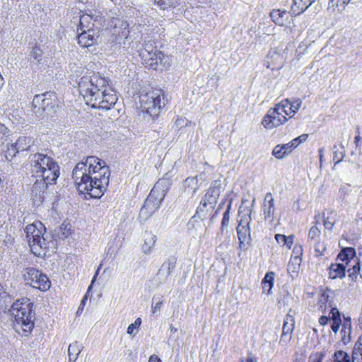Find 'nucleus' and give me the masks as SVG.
Listing matches in <instances>:
<instances>
[{"instance_id":"f257e3e1","label":"nucleus","mask_w":362,"mask_h":362,"mask_svg":"<svg viewBox=\"0 0 362 362\" xmlns=\"http://www.w3.org/2000/svg\"><path fill=\"white\" fill-rule=\"evenodd\" d=\"M72 176L80 193L100 198L108 187L110 171L105 161L95 156H88L76 165Z\"/></svg>"},{"instance_id":"f03ea898","label":"nucleus","mask_w":362,"mask_h":362,"mask_svg":"<svg viewBox=\"0 0 362 362\" xmlns=\"http://www.w3.org/2000/svg\"><path fill=\"white\" fill-rule=\"evenodd\" d=\"M108 80L98 73L91 72L82 76L78 81V90L83 97L86 105L93 108L110 110L117 100L116 94L102 95L100 92H94L93 88L106 87Z\"/></svg>"},{"instance_id":"7ed1b4c3","label":"nucleus","mask_w":362,"mask_h":362,"mask_svg":"<svg viewBox=\"0 0 362 362\" xmlns=\"http://www.w3.org/2000/svg\"><path fill=\"white\" fill-rule=\"evenodd\" d=\"M32 171L38 177L34 182L33 191L43 192L49 185L56 182L59 176V166L50 156L35 153L30 157Z\"/></svg>"},{"instance_id":"20e7f679","label":"nucleus","mask_w":362,"mask_h":362,"mask_svg":"<svg viewBox=\"0 0 362 362\" xmlns=\"http://www.w3.org/2000/svg\"><path fill=\"white\" fill-rule=\"evenodd\" d=\"M24 230L30 251L35 256L42 257L56 252V240L46 233V228L42 222L35 221L28 224Z\"/></svg>"},{"instance_id":"39448f33","label":"nucleus","mask_w":362,"mask_h":362,"mask_svg":"<svg viewBox=\"0 0 362 362\" xmlns=\"http://www.w3.org/2000/svg\"><path fill=\"white\" fill-rule=\"evenodd\" d=\"M10 312L14 317L13 327L16 331L25 336L30 334L35 320L30 300L27 298L16 300L12 304Z\"/></svg>"},{"instance_id":"423d86ee","label":"nucleus","mask_w":362,"mask_h":362,"mask_svg":"<svg viewBox=\"0 0 362 362\" xmlns=\"http://www.w3.org/2000/svg\"><path fill=\"white\" fill-rule=\"evenodd\" d=\"M139 54L141 62L146 66L156 70L158 64L165 67L170 66L171 64L170 57L163 53L153 45L151 42H145L139 50Z\"/></svg>"},{"instance_id":"0eeeda50","label":"nucleus","mask_w":362,"mask_h":362,"mask_svg":"<svg viewBox=\"0 0 362 362\" xmlns=\"http://www.w3.org/2000/svg\"><path fill=\"white\" fill-rule=\"evenodd\" d=\"M141 107L151 116H156L165 105L164 93L161 89L151 90L139 96Z\"/></svg>"},{"instance_id":"6e6552de","label":"nucleus","mask_w":362,"mask_h":362,"mask_svg":"<svg viewBox=\"0 0 362 362\" xmlns=\"http://www.w3.org/2000/svg\"><path fill=\"white\" fill-rule=\"evenodd\" d=\"M165 182H166L165 180H159L155 185L148 197L146 199L139 214V218L141 222L147 221L159 209L161 198H156L153 194L156 190L163 186Z\"/></svg>"},{"instance_id":"1a4fd4ad","label":"nucleus","mask_w":362,"mask_h":362,"mask_svg":"<svg viewBox=\"0 0 362 362\" xmlns=\"http://www.w3.org/2000/svg\"><path fill=\"white\" fill-rule=\"evenodd\" d=\"M23 279L26 284L40 291H45L50 288L51 283L45 274L34 267L25 268L23 272Z\"/></svg>"},{"instance_id":"9d476101","label":"nucleus","mask_w":362,"mask_h":362,"mask_svg":"<svg viewBox=\"0 0 362 362\" xmlns=\"http://www.w3.org/2000/svg\"><path fill=\"white\" fill-rule=\"evenodd\" d=\"M53 96L49 92L35 95L32 101L33 112L39 117L51 115L54 107Z\"/></svg>"},{"instance_id":"9b49d317","label":"nucleus","mask_w":362,"mask_h":362,"mask_svg":"<svg viewBox=\"0 0 362 362\" xmlns=\"http://www.w3.org/2000/svg\"><path fill=\"white\" fill-rule=\"evenodd\" d=\"M287 121V118L285 115L277 110L274 107L273 109H270L267 114L264 117L262 124L267 129H272L277 127L281 124H283Z\"/></svg>"},{"instance_id":"f8f14e48","label":"nucleus","mask_w":362,"mask_h":362,"mask_svg":"<svg viewBox=\"0 0 362 362\" xmlns=\"http://www.w3.org/2000/svg\"><path fill=\"white\" fill-rule=\"evenodd\" d=\"M249 220H250V216L248 218H245V219H241L237 227L238 238L240 242L239 246L242 250H245L247 245H249L251 242Z\"/></svg>"},{"instance_id":"ddd939ff","label":"nucleus","mask_w":362,"mask_h":362,"mask_svg":"<svg viewBox=\"0 0 362 362\" xmlns=\"http://www.w3.org/2000/svg\"><path fill=\"white\" fill-rule=\"evenodd\" d=\"M293 315L294 312L292 310H290L284 318L282 334L280 338V344L283 346H286L291 339V334L295 326Z\"/></svg>"},{"instance_id":"4468645a","label":"nucleus","mask_w":362,"mask_h":362,"mask_svg":"<svg viewBox=\"0 0 362 362\" xmlns=\"http://www.w3.org/2000/svg\"><path fill=\"white\" fill-rule=\"evenodd\" d=\"M284 61L281 52L277 48H272L266 56L264 64L272 70L279 69L283 66Z\"/></svg>"},{"instance_id":"2eb2a0df","label":"nucleus","mask_w":362,"mask_h":362,"mask_svg":"<svg viewBox=\"0 0 362 362\" xmlns=\"http://www.w3.org/2000/svg\"><path fill=\"white\" fill-rule=\"evenodd\" d=\"M78 35V43L82 47H90L98 42V35L95 34V31L88 28L87 30H83Z\"/></svg>"},{"instance_id":"dca6fc26","label":"nucleus","mask_w":362,"mask_h":362,"mask_svg":"<svg viewBox=\"0 0 362 362\" xmlns=\"http://www.w3.org/2000/svg\"><path fill=\"white\" fill-rule=\"evenodd\" d=\"M175 264L176 262L174 259H170L162 264L157 274L160 284L166 281L171 272L174 270Z\"/></svg>"},{"instance_id":"f3484780","label":"nucleus","mask_w":362,"mask_h":362,"mask_svg":"<svg viewBox=\"0 0 362 362\" xmlns=\"http://www.w3.org/2000/svg\"><path fill=\"white\" fill-rule=\"evenodd\" d=\"M274 210V201L272 197V195L270 192L267 193L264 197V202L263 205L264 219L268 220L269 221H272L274 218L273 214Z\"/></svg>"},{"instance_id":"a211bd4d","label":"nucleus","mask_w":362,"mask_h":362,"mask_svg":"<svg viewBox=\"0 0 362 362\" xmlns=\"http://www.w3.org/2000/svg\"><path fill=\"white\" fill-rule=\"evenodd\" d=\"M272 21L278 25L284 26L288 20V13L286 10L273 9L270 13Z\"/></svg>"},{"instance_id":"6ab92c4d","label":"nucleus","mask_w":362,"mask_h":362,"mask_svg":"<svg viewBox=\"0 0 362 362\" xmlns=\"http://www.w3.org/2000/svg\"><path fill=\"white\" fill-rule=\"evenodd\" d=\"M315 0H293L291 6V14L298 16L307 9Z\"/></svg>"},{"instance_id":"aec40b11","label":"nucleus","mask_w":362,"mask_h":362,"mask_svg":"<svg viewBox=\"0 0 362 362\" xmlns=\"http://www.w3.org/2000/svg\"><path fill=\"white\" fill-rule=\"evenodd\" d=\"M346 266L344 263L339 262L332 264L329 269V277L331 279H342L345 276Z\"/></svg>"},{"instance_id":"412c9836","label":"nucleus","mask_w":362,"mask_h":362,"mask_svg":"<svg viewBox=\"0 0 362 362\" xmlns=\"http://www.w3.org/2000/svg\"><path fill=\"white\" fill-rule=\"evenodd\" d=\"M199 188V180L196 177H187L184 182V192L192 197Z\"/></svg>"},{"instance_id":"4be33fe9","label":"nucleus","mask_w":362,"mask_h":362,"mask_svg":"<svg viewBox=\"0 0 362 362\" xmlns=\"http://www.w3.org/2000/svg\"><path fill=\"white\" fill-rule=\"evenodd\" d=\"M356 255L355 250L353 247H345L337 256V259L345 266L348 265Z\"/></svg>"},{"instance_id":"5701e85b","label":"nucleus","mask_w":362,"mask_h":362,"mask_svg":"<svg viewBox=\"0 0 362 362\" xmlns=\"http://www.w3.org/2000/svg\"><path fill=\"white\" fill-rule=\"evenodd\" d=\"M144 238V243L142 245V250L145 254H148L153 247L157 238L156 235L153 234L151 232H145Z\"/></svg>"},{"instance_id":"b1692460","label":"nucleus","mask_w":362,"mask_h":362,"mask_svg":"<svg viewBox=\"0 0 362 362\" xmlns=\"http://www.w3.org/2000/svg\"><path fill=\"white\" fill-rule=\"evenodd\" d=\"M82 349L83 346L76 341L70 344L68 349L69 362H76L82 351Z\"/></svg>"},{"instance_id":"393cba45","label":"nucleus","mask_w":362,"mask_h":362,"mask_svg":"<svg viewBox=\"0 0 362 362\" xmlns=\"http://www.w3.org/2000/svg\"><path fill=\"white\" fill-rule=\"evenodd\" d=\"M320 292H321V294H320V301L321 302L322 305H320V308L323 310H325L327 307L328 306L329 308H330V310H331L332 308H333L332 305V302L329 299L330 295L332 294V291L329 289H327V288H326V289L321 288Z\"/></svg>"},{"instance_id":"a878e982","label":"nucleus","mask_w":362,"mask_h":362,"mask_svg":"<svg viewBox=\"0 0 362 362\" xmlns=\"http://www.w3.org/2000/svg\"><path fill=\"white\" fill-rule=\"evenodd\" d=\"M292 151L291 150V146H288V143L282 145H276L272 151V155L277 159H281L290 153Z\"/></svg>"},{"instance_id":"bb28decb","label":"nucleus","mask_w":362,"mask_h":362,"mask_svg":"<svg viewBox=\"0 0 362 362\" xmlns=\"http://www.w3.org/2000/svg\"><path fill=\"white\" fill-rule=\"evenodd\" d=\"M275 107L279 111L281 115L292 117L293 113L291 107V100L285 99L275 105Z\"/></svg>"},{"instance_id":"cd10ccee","label":"nucleus","mask_w":362,"mask_h":362,"mask_svg":"<svg viewBox=\"0 0 362 362\" xmlns=\"http://www.w3.org/2000/svg\"><path fill=\"white\" fill-rule=\"evenodd\" d=\"M220 196V189L216 187H211L203 197L205 201L215 206L218 198Z\"/></svg>"},{"instance_id":"c85d7f7f","label":"nucleus","mask_w":362,"mask_h":362,"mask_svg":"<svg viewBox=\"0 0 362 362\" xmlns=\"http://www.w3.org/2000/svg\"><path fill=\"white\" fill-rule=\"evenodd\" d=\"M300 263L301 259L291 257L288 264L287 271L293 279L297 276L299 272Z\"/></svg>"},{"instance_id":"c756f323","label":"nucleus","mask_w":362,"mask_h":362,"mask_svg":"<svg viewBox=\"0 0 362 362\" xmlns=\"http://www.w3.org/2000/svg\"><path fill=\"white\" fill-rule=\"evenodd\" d=\"M275 273L273 272H267L262 281L264 292L269 294L274 286Z\"/></svg>"},{"instance_id":"7c9ffc66","label":"nucleus","mask_w":362,"mask_h":362,"mask_svg":"<svg viewBox=\"0 0 362 362\" xmlns=\"http://www.w3.org/2000/svg\"><path fill=\"white\" fill-rule=\"evenodd\" d=\"M334 165L341 162L345 156V148L341 144H336L332 148Z\"/></svg>"},{"instance_id":"2f4dec72","label":"nucleus","mask_w":362,"mask_h":362,"mask_svg":"<svg viewBox=\"0 0 362 362\" xmlns=\"http://www.w3.org/2000/svg\"><path fill=\"white\" fill-rule=\"evenodd\" d=\"M33 144V141L32 138L28 136H21L15 142V146H16L20 152L29 150Z\"/></svg>"},{"instance_id":"473e14b6","label":"nucleus","mask_w":362,"mask_h":362,"mask_svg":"<svg viewBox=\"0 0 362 362\" xmlns=\"http://www.w3.org/2000/svg\"><path fill=\"white\" fill-rule=\"evenodd\" d=\"M351 322L350 320H346L342 325L340 332L341 339L344 344H347L351 341Z\"/></svg>"},{"instance_id":"72a5a7b5","label":"nucleus","mask_w":362,"mask_h":362,"mask_svg":"<svg viewBox=\"0 0 362 362\" xmlns=\"http://www.w3.org/2000/svg\"><path fill=\"white\" fill-rule=\"evenodd\" d=\"M275 240L281 246H286L288 250L291 248V246L294 242V235H291L286 236L283 234H276Z\"/></svg>"},{"instance_id":"f704fd0d","label":"nucleus","mask_w":362,"mask_h":362,"mask_svg":"<svg viewBox=\"0 0 362 362\" xmlns=\"http://www.w3.org/2000/svg\"><path fill=\"white\" fill-rule=\"evenodd\" d=\"M329 315H332V321L331 328L333 332L336 333L339 328L341 322L339 312L336 308H332V309L329 310Z\"/></svg>"},{"instance_id":"c9c22d12","label":"nucleus","mask_w":362,"mask_h":362,"mask_svg":"<svg viewBox=\"0 0 362 362\" xmlns=\"http://www.w3.org/2000/svg\"><path fill=\"white\" fill-rule=\"evenodd\" d=\"M161 9L166 10L175 8L179 5V0H153Z\"/></svg>"},{"instance_id":"e433bc0d","label":"nucleus","mask_w":362,"mask_h":362,"mask_svg":"<svg viewBox=\"0 0 362 362\" xmlns=\"http://www.w3.org/2000/svg\"><path fill=\"white\" fill-rule=\"evenodd\" d=\"M90 24L93 25L92 23V16L87 13H83L80 16L79 19V26L81 30L90 28Z\"/></svg>"},{"instance_id":"4c0bfd02","label":"nucleus","mask_w":362,"mask_h":362,"mask_svg":"<svg viewBox=\"0 0 362 362\" xmlns=\"http://www.w3.org/2000/svg\"><path fill=\"white\" fill-rule=\"evenodd\" d=\"M214 208V205L209 204L205 199L202 198L197 209V214H206Z\"/></svg>"},{"instance_id":"58836bf2","label":"nucleus","mask_w":362,"mask_h":362,"mask_svg":"<svg viewBox=\"0 0 362 362\" xmlns=\"http://www.w3.org/2000/svg\"><path fill=\"white\" fill-rule=\"evenodd\" d=\"M355 264L352 266L351 268L348 269L349 276L352 279H355L357 276L358 273L360 272L361 267V264L357 259H354Z\"/></svg>"},{"instance_id":"ea45409f","label":"nucleus","mask_w":362,"mask_h":362,"mask_svg":"<svg viewBox=\"0 0 362 362\" xmlns=\"http://www.w3.org/2000/svg\"><path fill=\"white\" fill-rule=\"evenodd\" d=\"M360 354L362 358V335L358 338L355 344V346L352 354V361L354 362L358 354Z\"/></svg>"},{"instance_id":"a19ab883","label":"nucleus","mask_w":362,"mask_h":362,"mask_svg":"<svg viewBox=\"0 0 362 362\" xmlns=\"http://www.w3.org/2000/svg\"><path fill=\"white\" fill-rule=\"evenodd\" d=\"M334 362H350V358L349 355L343 351H338L334 354Z\"/></svg>"},{"instance_id":"79ce46f5","label":"nucleus","mask_w":362,"mask_h":362,"mask_svg":"<svg viewBox=\"0 0 362 362\" xmlns=\"http://www.w3.org/2000/svg\"><path fill=\"white\" fill-rule=\"evenodd\" d=\"M308 136V134H304L293 139L291 141L288 142V146H291V150L293 151L301 142L305 141L307 139Z\"/></svg>"},{"instance_id":"37998d69","label":"nucleus","mask_w":362,"mask_h":362,"mask_svg":"<svg viewBox=\"0 0 362 362\" xmlns=\"http://www.w3.org/2000/svg\"><path fill=\"white\" fill-rule=\"evenodd\" d=\"M316 236H317V227L313 226L311 227V228L309 230L308 240L310 242L313 243V247H314L315 251H317V241L315 240Z\"/></svg>"},{"instance_id":"c03bdc74","label":"nucleus","mask_w":362,"mask_h":362,"mask_svg":"<svg viewBox=\"0 0 362 362\" xmlns=\"http://www.w3.org/2000/svg\"><path fill=\"white\" fill-rule=\"evenodd\" d=\"M42 52L39 47H33L30 53L31 59H33L37 62H40L42 59Z\"/></svg>"},{"instance_id":"a18cd8bd","label":"nucleus","mask_w":362,"mask_h":362,"mask_svg":"<svg viewBox=\"0 0 362 362\" xmlns=\"http://www.w3.org/2000/svg\"><path fill=\"white\" fill-rule=\"evenodd\" d=\"M141 324V319L140 317L136 318L134 323H132L128 326L127 330V334H132L134 332V329L139 328Z\"/></svg>"},{"instance_id":"49530a36","label":"nucleus","mask_w":362,"mask_h":362,"mask_svg":"<svg viewBox=\"0 0 362 362\" xmlns=\"http://www.w3.org/2000/svg\"><path fill=\"white\" fill-rule=\"evenodd\" d=\"M302 104V101L300 99H294L293 100H291V107L292 110L293 115L299 110Z\"/></svg>"},{"instance_id":"de8ad7c7","label":"nucleus","mask_w":362,"mask_h":362,"mask_svg":"<svg viewBox=\"0 0 362 362\" xmlns=\"http://www.w3.org/2000/svg\"><path fill=\"white\" fill-rule=\"evenodd\" d=\"M303 254V248L301 245H295L291 257H296L297 259H301L300 256Z\"/></svg>"},{"instance_id":"09e8293b","label":"nucleus","mask_w":362,"mask_h":362,"mask_svg":"<svg viewBox=\"0 0 362 362\" xmlns=\"http://www.w3.org/2000/svg\"><path fill=\"white\" fill-rule=\"evenodd\" d=\"M8 134V129L0 122V141H3Z\"/></svg>"},{"instance_id":"8fccbe9b","label":"nucleus","mask_w":362,"mask_h":362,"mask_svg":"<svg viewBox=\"0 0 362 362\" xmlns=\"http://www.w3.org/2000/svg\"><path fill=\"white\" fill-rule=\"evenodd\" d=\"M93 91L94 92H100L102 95L105 94H115V92L112 89H107L106 87H98L96 88H93Z\"/></svg>"},{"instance_id":"3c124183","label":"nucleus","mask_w":362,"mask_h":362,"mask_svg":"<svg viewBox=\"0 0 362 362\" xmlns=\"http://www.w3.org/2000/svg\"><path fill=\"white\" fill-rule=\"evenodd\" d=\"M229 209H230V206H228L227 210L223 214V216L222 222H221L223 227L225 226H228L229 223V220H230Z\"/></svg>"},{"instance_id":"603ef678","label":"nucleus","mask_w":362,"mask_h":362,"mask_svg":"<svg viewBox=\"0 0 362 362\" xmlns=\"http://www.w3.org/2000/svg\"><path fill=\"white\" fill-rule=\"evenodd\" d=\"M19 151L18 149L16 148V146H15V144H11L10 147L8 148V150H7V153L10 156H15L16 154L17 153H18Z\"/></svg>"},{"instance_id":"864d4df0","label":"nucleus","mask_w":362,"mask_h":362,"mask_svg":"<svg viewBox=\"0 0 362 362\" xmlns=\"http://www.w3.org/2000/svg\"><path fill=\"white\" fill-rule=\"evenodd\" d=\"M163 304V300H159L155 305H152V313L156 314L158 310H160Z\"/></svg>"},{"instance_id":"5fc2aeb1","label":"nucleus","mask_w":362,"mask_h":362,"mask_svg":"<svg viewBox=\"0 0 362 362\" xmlns=\"http://www.w3.org/2000/svg\"><path fill=\"white\" fill-rule=\"evenodd\" d=\"M332 320V315L329 314V317L327 316H322L318 322L321 325H325L327 324L328 321Z\"/></svg>"},{"instance_id":"6e6d98bb","label":"nucleus","mask_w":362,"mask_h":362,"mask_svg":"<svg viewBox=\"0 0 362 362\" xmlns=\"http://www.w3.org/2000/svg\"><path fill=\"white\" fill-rule=\"evenodd\" d=\"M332 2L335 3L337 6L338 7H344L345 5L348 4L351 0H332Z\"/></svg>"},{"instance_id":"4d7b16f0","label":"nucleus","mask_w":362,"mask_h":362,"mask_svg":"<svg viewBox=\"0 0 362 362\" xmlns=\"http://www.w3.org/2000/svg\"><path fill=\"white\" fill-rule=\"evenodd\" d=\"M100 267H101V265H100V267H98V269L97 272H95V275H94V276H93V279H92L91 284H90V286L88 287V291H87L86 293V294H85V296H87V298H88V296H89L90 291V290H91V288H92V285H93V284L94 283V281H95V279H96V276H97V275H98V271H99V269H100Z\"/></svg>"},{"instance_id":"13d9d810","label":"nucleus","mask_w":362,"mask_h":362,"mask_svg":"<svg viewBox=\"0 0 362 362\" xmlns=\"http://www.w3.org/2000/svg\"><path fill=\"white\" fill-rule=\"evenodd\" d=\"M148 362H163L162 360L156 354L151 355Z\"/></svg>"},{"instance_id":"bf43d9fd","label":"nucleus","mask_w":362,"mask_h":362,"mask_svg":"<svg viewBox=\"0 0 362 362\" xmlns=\"http://www.w3.org/2000/svg\"><path fill=\"white\" fill-rule=\"evenodd\" d=\"M334 226V222L332 221H325V226L326 228L330 230Z\"/></svg>"},{"instance_id":"052dcab7","label":"nucleus","mask_w":362,"mask_h":362,"mask_svg":"<svg viewBox=\"0 0 362 362\" xmlns=\"http://www.w3.org/2000/svg\"><path fill=\"white\" fill-rule=\"evenodd\" d=\"M357 134L356 135L355 138H354V140H355V144L356 146H358L361 140V138L360 136V132L359 130H357Z\"/></svg>"},{"instance_id":"680f3d73","label":"nucleus","mask_w":362,"mask_h":362,"mask_svg":"<svg viewBox=\"0 0 362 362\" xmlns=\"http://www.w3.org/2000/svg\"><path fill=\"white\" fill-rule=\"evenodd\" d=\"M87 300V296H83V298H82L81 300V304L79 305V308H78V312L80 310H83V306L85 305L86 304V301Z\"/></svg>"},{"instance_id":"e2e57ef3","label":"nucleus","mask_w":362,"mask_h":362,"mask_svg":"<svg viewBox=\"0 0 362 362\" xmlns=\"http://www.w3.org/2000/svg\"><path fill=\"white\" fill-rule=\"evenodd\" d=\"M247 362H257V358L254 356L250 354L247 358Z\"/></svg>"},{"instance_id":"0e129e2a","label":"nucleus","mask_w":362,"mask_h":362,"mask_svg":"<svg viewBox=\"0 0 362 362\" xmlns=\"http://www.w3.org/2000/svg\"><path fill=\"white\" fill-rule=\"evenodd\" d=\"M170 331L171 334L175 333L177 331V329L173 327L172 325L170 326Z\"/></svg>"},{"instance_id":"69168bd1","label":"nucleus","mask_w":362,"mask_h":362,"mask_svg":"<svg viewBox=\"0 0 362 362\" xmlns=\"http://www.w3.org/2000/svg\"><path fill=\"white\" fill-rule=\"evenodd\" d=\"M325 354L322 353V354H320V358L324 357V356H325Z\"/></svg>"},{"instance_id":"338daca9","label":"nucleus","mask_w":362,"mask_h":362,"mask_svg":"<svg viewBox=\"0 0 362 362\" xmlns=\"http://www.w3.org/2000/svg\"><path fill=\"white\" fill-rule=\"evenodd\" d=\"M313 331L315 332H317V329L315 328H314Z\"/></svg>"},{"instance_id":"774afa93","label":"nucleus","mask_w":362,"mask_h":362,"mask_svg":"<svg viewBox=\"0 0 362 362\" xmlns=\"http://www.w3.org/2000/svg\"><path fill=\"white\" fill-rule=\"evenodd\" d=\"M313 362H316L315 359H313Z\"/></svg>"}]
</instances>
